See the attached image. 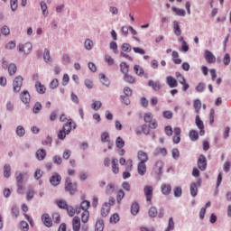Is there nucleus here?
Returning <instances> with one entry per match:
<instances>
[{
	"instance_id": "1",
	"label": "nucleus",
	"mask_w": 231,
	"mask_h": 231,
	"mask_svg": "<svg viewBox=\"0 0 231 231\" xmlns=\"http://www.w3.org/2000/svg\"><path fill=\"white\" fill-rule=\"evenodd\" d=\"M15 180H16V186H17V193L18 194H24V175L17 171L15 172Z\"/></svg>"
},
{
	"instance_id": "2",
	"label": "nucleus",
	"mask_w": 231,
	"mask_h": 231,
	"mask_svg": "<svg viewBox=\"0 0 231 231\" xmlns=\"http://www.w3.org/2000/svg\"><path fill=\"white\" fill-rule=\"evenodd\" d=\"M143 194L146 198V203L152 205V195L154 194V188L151 185H145L143 187Z\"/></svg>"
},
{
	"instance_id": "3",
	"label": "nucleus",
	"mask_w": 231,
	"mask_h": 231,
	"mask_svg": "<svg viewBox=\"0 0 231 231\" xmlns=\"http://www.w3.org/2000/svg\"><path fill=\"white\" fill-rule=\"evenodd\" d=\"M33 49V46L32 45V42H26V43H20L17 45V50L19 53H23V55H30L32 53V50Z\"/></svg>"
},
{
	"instance_id": "4",
	"label": "nucleus",
	"mask_w": 231,
	"mask_h": 231,
	"mask_svg": "<svg viewBox=\"0 0 231 231\" xmlns=\"http://www.w3.org/2000/svg\"><path fill=\"white\" fill-rule=\"evenodd\" d=\"M201 183H203V180H201V178H199L197 180V182H191L189 185V192H190V196L192 198H196V196H198V188L201 187Z\"/></svg>"
},
{
	"instance_id": "5",
	"label": "nucleus",
	"mask_w": 231,
	"mask_h": 231,
	"mask_svg": "<svg viewBox=\"0 0 231 231\" xmlns=\"http://www.w3.org/2000/svg\"><path fill=\"white\" fill-rule=\"evenodd\" d=\"M65 190L67 192H69V194H71V195L75 194V191L77 190V184H73L71 182V178H69V177L66 178Z\"/></svg>"
},
{
	"instance_id": "6",
	"label": "nucleus",
	"mask_w": 231,
	"mask_h": 231,
	"mask_svg": "<svg viewBox=\"0 0 231 231\" xmlns=\"http://www.w3.org/2000/svg\"><path fill=\"white\" fill-rule=\"evenodd\" d=\"M23 77L18 76L14 79V82H13V88L14 93H19V91H21V88H23Z\"/></svg>"
},
{
	"instance_id": "7",
	"label": "nucleus",
	"mask_w": 231,
	"mask_h": 231,
	"mask_svg": "<svg viewBox=\"0 0 231 231\" xmlns=\"http://www.w3.org/2000/svg\"><path fill=\"white\" fill-rule=\"evenodd\" d=\"M195 124L198 129H199L200 136H205V124L203 123V120H201V118L199 117V115L196 116Z\"/></svg>"
},
{
	"instance_id": "8",
	"label": "nucleus",
	"mask_w": 231,
	"mask_h": 231,
	"mask_svg": "<svg viewBox=\"0 0 231 231\" xmlns=\"http://www.w3.org/2000/svg\"><path fill=\"white\" fill-rule=\"evenodd\" d=\"M89 207H91V202H89L88 200H83L80 203V206L76 208V213L80 214L82 210L83 212H89Z\"/></svg>"
},
{
	"instance_id": "9",
	"label": "nucleus",
	"mask_w": 231,
	"mask_h": 231,
	"mask_svg": "<svg viewBox=\"0 0 231 231\" xmlns=\"http://www.w3.org/2000/svg\"><path fill=\"white\" fill-rule=\"evenodd\" d=\"M60 181H62V177L57 172L52 173L50 178L51 185H52V187H58V185H60Z\"/></svg>"
},
{
	"instance_id": "10",
	"label": "nucleus",
	"mask_w": 231,
	"mask_h": 231,
	"mask_svg": "<svg viewBox=\"0 0 231 231\" xmlns=\"http://www.w3.org/2000/svg\"><path fill=\"white\" fill-rule=\"evenodd\" d=\"M174 135L172 137V143L178 144L181 142V128L175 127L173 129Z\"/></svg>"
},
{
	"instance_id": "11",
	"label": "nucleus",
	"mask_w": 231,
	"mask_h": 231,
	"mask_svg": "<svg viewBox=\"0 0 231 231\" xmlns=\"http://www.w3.org/2000/svg\"><path fill=\"white\" fill-rule=\"evenodd\" d=\"M197 165L200 171H207V157L203 154L199 155Z\"/></svg>"
},
{
	"instance_id": "12",
	"label": "nucleus",
	"mask_w": 231,
	"mask_h": 231,
	"mask_svg": "<svg viewBox=\"0 0 231 231\" xmlns=\"http://www.w3.org/2000/svg\"><path fill=\"white\" fill-rule=\"evenodd\" d=\"M137 160L139 163H147L149 162V154L143 151L137 152Z\"/></svg>"
},
{
	"instance_id": "13",
	"label": "nucleus",
	"mask_w": 231,
	"mask_h": 231,
	"mask_svg": "<svg viewBox=\"0 0 231 231\" xmlns=\"http://www.w3.org/2000/svg\"><path fill=\"white\" fill-rule=\"evenodd\" d=\"M42 221L47 228H51L53 225V221L51 220V217H50V214L44 213L42 216Z\"/></svg>"
},
{
	"instance_id": "14",
	"label": "nucleus",
	"mask_w": 231,
	"mask_h": 231,
	"mask_svg": "<svg viewBox=\"0 0 231 231\" xmlns=\"http://www.w3.org/2000/svg\"><path fill=\"white\" fill-rule=\"evenodd\" d=\"M77 129V125L73 123L71 119L68 120L67 124L63 125L62 130L66 132L67 134H69L71 133V128Z\"/></svg>"
},
{
	"instance_id": "15",
	"label": "nucleus",
	"mask_w": 231,
	"mask_h": 231,
	"mask_svg": "<svg viewBox=\"0 0 231 231\" xmlns=\"http://www.w3.org/2000/svg\"><path fill=\"white\" fill-rule=\"evenodd\" d=\"M137 173L139 176H145L147 174V164L145 162L137 163Z\"/></svg>"
},
{
	"instance_id": "16",
	"label": "nucleus",
	"mask_w": 231,
	"mask_h": 231,
	"mask_svg": "<svg viewBox=\"0 0 231 231\" xmlns=\"http://www.w3.org/2000/svg\"><path fill=\"white\" fill-rule=\"evenodd\" d=\"M204 58L208 64H214V62H216V56L208 50L205 51Z\"/></svg>"
},
{
	"instance_id": "17",
	"label": "nucleus",
	"mask_w": 231,
	"mask_h": 231,
	"mask_svg": "<svg viewBox=\"0 0 231 231\" xmlns=\"http://www.w3.org/2000/svg\"><path fill=\"white\" fill-rule=\"evenodd\" d=\"M111 212V206L107 202H105L101 208V216L102 217H107Z\"/></svg>"
},
{
	"instance_id": "18",
	"label": "nucleus",
	"mask_w": 231,
	"mask_h": 231,
	"mask_svg": "<svg viewBox=\"0 0 231 231\" xmlns=\"http://www.w3.org/2000/svg\"><path fill=\"white\" fill-rule=\"evenodd\" d=\"M166 84L169 88H174L178 86V80L172 76H168L166 77Z\"/></svg>"
},
{
	"instance_id": "19",
	"label": "nucleus",
	"mask_w": 231,
	"mask_h": 231,
	"mask_svg": "<svg viewBox=\"0 0 231 231\" xmlns=\"http://www.w3.org/2000/svg\"><path fill=\"white\" fill-rule=\"evenodd\" d=\"M20 98L23 104H30V92H28V90H23L20 95Z\"/></svg>"
},
{
	"instance_id": "20",
	"label": "nucleus",
	"mask_w": 231,
	"mask_h": 231,
	"mask_svg": "<svg viewBox=\"0 0 231 231\" xmlns=\"http://www.w3.org/2000/svg\"><path fill=\"white\" fill-rule=\"evenodd\" d=\"M148 86L154 91H160L162 89V84L160 83V81H154L152 79H150L148 81Z\"/></svg>"
},
{
	"instance_id": "21",
	"label": "nucleus",
	"mask_w": 231,
	"mask_h": 231,
	"mask_svg": "<svg viewBox=\"0 0 231 231\" xmlns=\"http://www.w3.org/2000/svg\"><path fill=\"white\" fill-rule=\"evenodd\" d=\"M35 89L39 95H44L46 93V87L38 80L35 82Z\"/></svg>"
},
{
	"instance_id": "22",
	"label": "nucleus",
	"mask_w": 231,
	"mask_h": 231,
	"mask_svg": "<svg viewBox=\"0 0 231 231\" xmlns=\"http://www.w3.org/2000/svg\"><path fill=\"white\" fill-rule=\"evenodd\" d=\"M80 217H74L72 218V230L73 231H80Z\"/></svg>"
},
{
	"instance_id": "23",
	"label": "nucleus",
	"mask_w": 231,
	"mask_h": 231,
	"mask_svg": "<svg viewBox=\"0 0 231 231\" xmlns=\"http://www.w3.org/2000/svg\"><path fill=\"white\" fill-rule=\"evenodd\" d=\"M115 190H116V186L115 185V183L110 182L106 185L105 192L107 196H112Z\"/></svg>"
},
{
	"instance_id": "24",
	"label": "nucleus",
	"mask_w": 231,
	"mask_h": 231,
	"mask_svg": "<svg viewBox=\"0 0 231 231\" xmlns=\"http://www.w3.org/2000/svg\"><path fill=\"white\" fill-rule=\"evenodd\" d=\"M94 47H95V43L92 42L91 39L89 38L85 39L84 49L87 51H91V50H93Z\"/></svg>"
},
{
	"instance_id": "25",
	"label": "nucleus",
	"mask_w": 231,
	"mask_h": 231,
	"mask_svg": "<svg viewBox=\"0 0 231 231\" xmlns=\"http://www.w3.org/2000/svg\"><path fill=\"white\" fill-rule=\"evenodd\" d=\"M161 190L164 196H169L172 190L171 184H162Z\"/></svg>"
},
{
	"instance_id": "26",
	"label": "nucleus",
	"mask_w": 231,
	"mask_h": 231,
	"mask_svg": "<svg viewBox=\"0 0 231 231\" xmlns=\"http://www.w3.org/2000/svg\"><path fill=\"white\" fill-rule=\"evenodd\" d=\"M163 169L162 161H157L154 164L153 171L155 174H162V170Z\"/></svg>"
},
{
	"instance_id": "27",
	"label": "nucleus",
	"mask_w": 231,
	"mask_h": 231,
	"mask_svg": "<svg viewBox=\"0 0 231 231\" xmlns=\"http://www.w3.org/2000/svg\"><path fill=\"white\" fill-rule=\"evenodd\" d=\"M173 33L177 37H180L181 35V28L180 27V22L173 21Z\"/></svg>"
},
{
	"instance_id": "28",
	"label": "nucleus",
	"mask_w": 231,
	"mask_h": 231,
	"mask_svg": "<svg viewBox=\"0 0 231 231\" xmlns=\"http://www.w3.org/2000/svg\"><path fill=\"white\" fill-rule=\"evenodd\" d=\"M43 60L45 64H51V56L50 55V50L44 49Z\"/></svg>"
},
{
	"instance_id": "29",
	"label": "nucleus",
	"mask_w": 231,
	"mask_h": 231,
	"mask_svg": "<svg viewBox=\"0 0 231 231\" xmlns=\"http://www.w3.org/2000/svg\"><path fill=\"white\" fill-rule=\"evenodd\" d=\"M99 80L103 86H106V88H109V85L111 82L109 81V79L106 77L104 73L99 74Z\"/></svg>"
},
{
	"instance_id": "30",
	"label": "nucleus",
	"mask_w": 231,
	"mask_h": 231,
	"mask_svg": "<svg viewBox=\"0 0 231 231\" xmlns=\"http://www.w3.org/2000/svg\"><path fill=\"white\" fill-rule=\"evenodd\" d=\"M36 158L39 160V162H42L44 158H46V150L40 149L36 152Z\"/></svg>"
},
{
	"instance_id": "31",
	"label": "nucleus",
	"mask_w": 231,
	"mask_h": 231,
	"mask_svg": "<svg viewBox=\"0 0 231 231\" xmlns=\"http://www.w3.org/2000/svg\"><path fill=\"white\" fill-rule=\"evenodd\" d=\"M140 212V204L138 202H134L131 206V214L136 216Z\"/></svg>"
},
{
	"instance_id": "32",
	"label": "nucleus",
	"mask_w": 231,
	"mask_h": 231,
	"mask_svg": "<svg viewBox=\"0 0 231 231\" xmlns=\"http://www.w3.org/2000/svg\"><path fill=\"white\" fill-rule=\"evenodd\" d=\"M123 79L125 82H127V84H134V82H136V79H134L133 75H130L129 73L125 74Z\"/></svg>"
},
{
	"instance_id": "33",
	"label": "nucleus",
	"mask_w": 231,
	"mask_h": 231,
	"mask_svg": "<svg viewBox=\"0 0 231 231\" xmlns=\"http://www.w3.org/2000/svg\"><path fill=\"white\" fill-rule=\"evenodd\" d=\"M120 71L123 75H127V73H129V65L126 62L122 61L120 63Z\"/></svg>"
},
{
	"instance_id": "34",
	"label": "nucleus",
	"mask_w": 231,
	"mask_h": 231,
	"mask_svg": "<svg viewBox=\"0 0 231 231\" xmlns=\"http://www.w3.org/2000/svg\"><path fill=\"white\" fill-rule=\"evenodd\" d=\"M40 6H41V10L42 12V15H44V17H48V14L50 13L48 12V5L46 4V2L42 1L40 3Z\"/></svg>"
},
{
	"instance_id": "35",
	"label": "nucleus",
	"mask_w": 231,
	"mask_h": 231,
	"mask_svg": "<svg viewBox=\"0 0 231 231\" xmlns=\"http://www.w3.org/2000/svg\"><path fill=\"white\" fill-rule=\"evenodd\" d=\"M134 71L135 75H138V77H143V73H145V71L143 70V68L140 65H134Z\"/></svg>"
},
{
	"instance_id": "36",
	"label": "nucleus",
	"mask_w": 231,
	"mask_h": 231,
	"mask_svg": "<svg viewBox=\"0 0 231 231\" xmlns=\"http://www.w3.org/2000/svg\"><path fill=\"white\" fill-rule=\"evenodd\" d=\"M112 171L114 174H118L120 172V169L118 168V160L117 159H112Z\"/></svg>"
},
{
	"instance_id": "37",
	"label": "nucleus",
	"mask_w": 231,
	"mask_h": 231,
	"mask_svg": "<svg viewBox=\"0 0 231 231\" xmlns=\"http://www.w3.org/2000/svg\"><path fill=\"white\" fill-rule=\"evenodd\" d=\"M12 175V167L10 164H5L4 166V176L5 178H10Z\"/></svg>"
},
{
	"instance_id": "38",
	"label": "nucleus",
	"mask_w": 231,
	"mask_h": 231,
	"mask_svg": "<svg viewBox=\"0 0 231 231\" xmlns=\"http://www.w3.org/2000/svg\"><path fill=\"white\" fill-rule=\"evenodd\" d=\"M193 107L195 109V113H197V115H199V111L201 110V100L195 99L193 102Z\"/></svg>"
},
{
	"instance_id": "39",
	"label": "nucleus",
	"mask_w": 231,
	"mask_h": 231,
	"mask_svg": "<svg viewBox=\"0 0 231 231\" xmlns=\"http://www.w3.org/2000/svg\"><path fill=\"white\" fill-rule=\"evenodd\" d=\"M189 136L191 142H196L199 138V134L196 130H190Z\"/></svg>"
},
{
	"instance_id": "40",
	"label": "nucleus",
	"mask_w": 231,
	"mask_h": 231,
	"mask_svg": "<svg viewBox=\"0 0 231 231\" xmlns=\"http://www.w3.org/2000/svg\"><path fill=\"white\" fill-rule=\"evenodd\" d=\"M171 10H172V12H174V14H176V15H178L179 17H185V14H186L185 10L180 9V8L174 7V6L171 7Z\"/></svg>"
},
{
	"instance_id": "41",
	"label": "nucleus",
	"mask_w": 231,
	"mask_h": 231,
	"mask_svg": "<svg viewBox=\"0 0 231 231\" xmlns=\"http://www.w3.org/2000/svg\"><path fill=\"white\" fill-rule=\"evenodd\" d=\"M16 134L20 138H23V136H24V134H26V130L24 129V127L23 125H18L16 127Z\"/></svg>"
},
{
	"instance_id": "42",
	"label": "nucleus",
	"mask_w": 231,
	"mask_h": 231,
	"mask_svg": "<svg viewBox=\"0 0 231 231\" xmlns=\"http://www.w3.org/2000/svg\"><path fill=\"white\" fill-rule=\"evenodd\" d=\"M42 110V105L41 104V102H36L32 107V113L34 115H38V113H41Z\"/></svg>"
},
{
	"instance_id": "43",
	"label": "nucleus",
	"mask_w": 231,
	"mask_h": 231,
	"mask_svg": "<svg viewBox=\"0 0 231 231\" xmlns=\"http://www.w3.org/2000/svg\"><path fill=\"white\" fill-rule=\"evenodd\" d=\"M124 198H125V192L124 191V189H120L116 195V201L118 205L122 203V199H124Z\"/></svg>"
},
{
	"instance_id": "44",
	"label": "nucleus",
	"mask_w": 231,
	"mask_h": 231,
	"mask_svg": "<svg viewBox=\"0 0 231 231\" xmlns=\"http://www.w3.org/2000/svg\"><path fill=\"white\" fill-rule=\"evenodd\" d=\"M8 73L12 77L17 73V66L14 63H11L8 67Z\"/></svg>"
},
{
	"instance_id": "45",
	"label": "nucleus",
	"mask_w": 231,
	"mask_h": 231,
	"mask_svg": "<svg viewBox=\"0 0 231 231\" xmlns=\"http://www.w3.org/2000/svg\"><path fill=\"white\" fill-rule=\"evenodd\" d=\"M148 215L150 217H156L158 216V208L154 206L151 207L148 210Z\"/></svg>"
},
{
	"instance_id": "46",
	"label": "nucleus",
	"mask_w": 231,
	"mask_h": 231,
	"mask_svg": "<svg viewBox=\"0 0 231 231\" xmlns=\"http://www.w3.org/2000/svg\"><path fill=\"white\" fill-rule=\"evenodd\" d=\"M197 93H203L207 89V85L203 82L199 83L195 88Z\"/></svg>"
},
{
	"instance_id": "47",
	"label": "nucleus",
	"mask_w": 231,
	"mask_h": 231,
	"mask_svg": "<svg viewBox=\"0 0 231 231\" xmlns=\"http://www.w3.org/2000/svg\"><path fill=\"white\" fill-rule=\"evenodd\" d=\"M95 231H104V220L99 219L96 222Z\"/></svg>"
},
{
	"instance_id": "48",
	"label": "nucleus",
	"mask_w": 231,
	"mask_h": 231,
	"mask_svg": "<svg viewBox=\"0 0 231 231\" xmlns=\"http://www.w3.org/2000/svg\"><path fill=\"white\" fill-rule=\"evenodd\" d=\"M91 107L94 111H98V109H100V107H102V101L93 100Z\"/></svg>"
},
{
	"instance_id": "49",
	"label": "nucleus",
	"mask_w": 231,
	"mask_h": 231,
	"mask_svg": "<svg viewBox=\"0 0 231 231\" xmlns=\"http://www.w3.org/2000/svg\"><path fill=\"white\" fill-rule=\"evenodd\" d=\"M178 57H180V53H178V51H172V59H173L174 64H181V59H180Z\"/></svg>"
},
{
	"instance_id": "50",
	"label": "nucleus",
	"mask_w": 231,
	"mask_h": 231,
	"mask_svg": "<svg viewBox=\"0 0 231 231\" xmlns=\"http://www.w3.org/2000/svg\"><path fill=\"white\" fill-rule=\"evenodd\" d=\"M81 221L86 225L89 221V211H83L81 214Z\"/></svg>"
},
{
	"instance_id": "51",
	"label": "nucleus",
	"mask_w": 231,
	"mask_h": 231,
	"mask_svg": "<svg viewBox=\"0 0 231 231\" xmlns=\"http://www.w3.org/2000/svg\"><path fill=\"white\" fill-rule=\"evenodd\" d=\"M116 145L117 147V149H122L124 147V145H125V142L124 141V139L122 137H117L116 140Z\"/></svg>"
},
{
	"instance_id": "52",
	"label": "nucleus",
	"mask_w": 231,
	"mask_h": 231,
	"mask_svg": "<svg viewBox=\"0 0 231 231\" xmlns=\"http://www.w3.org/2000/svg\"><path fill=\"white\" fill-rule=\"evenodd\" d=\"M118 221H120V216L117 213H115L110 217L111 224L116 225V223H118Z\"/></svg>"
},
{
	"instance_id": "53",
	"label": "nucleus",
	"mask_w": 231,
	"mask_h": 231,
	"mask_svg": "<svg viewBox=\"0 0 231 231\" xmlns=\"http://www.w3.org/2000/svg\"><path fill=\"white\" fill-rule=\"evenodd\" d=\"M172 230H174V218L170 217L168 226H167L165 231H172Z\"/></svg>"
},
{
	"instance_id": "54",
	"label": "nucleus",
	"mask_w": 231,
	"mask_h": 231,
	"mask_svg": "<svg viewBox=\"0 0 231 231\" xmlns=\"http://www.w3.org/2000/svg\"><path fill=\"white\" fill-rule=\"evenodd\" d=\"M180 84L182 86V91H187L190 88V85L187 83V79H185V78H182V80H180Z\"/></svg>"
},
{
	"instance_id": "55",
	"label": "nucleus",
	"mask_w": 231,
	"mask_h": 231,
	"mask_svg": "<svg viewBox=\"0 0 231 231\" xmlns=\"http://www.w3.org/2000/svg\"><path fill=\"white\" fill-rule=\"evenodd\" d=\"M101 142L102 143H107L109 142V133L104 132L101 134Z\"/></svg>"
},
{
	"instance_id": "56",
	"label": "nucleus",
	"mask_w": 231,
	"mask_h": 231,
	"mask_svg": "<svg viewBox=\"0 0 231 231\" xmlns=\"http://www.w3.org/2000/svg\"><path fill=\"white\" fill-rule=\"evenodd\" d=\"M121 50H122L123 52L129 53V51H131V50H132L131 44L123 43L122 46H121Z\"/></svg>"
},
{
	"instance_id": "57",
	"label": "nucleus",
	"mask_w": 231,
	"mask_h": 231,
	"mask_svg": "<svg viewBox=\"0 0 231 231\" xmlns=\"http://www.w3.org/2000/svg\"><path fill=\"white\" fill-rule=\"evenodd\" d=\"M11 214L13 217H19V208L17 206H13L11 208Z\"/></svg>"
},
{
	"instance_id": "58",
	"label": "nucleus",
	"mask_w": 231,
	"mask_h": 231,
	"mask_svg": "<svg viewBox=\"0 0 231 231\" xmlns=\"http://www.w3.org/2000/svg\"><path fill=\"white\" fill-rule=\"evenodd\" d=\"M171 156H172L173 160H179L180 159V150H178V148L172 149Z\"/></svg>"
},
{
	"instance_id": "59",
	"label": "nucleus",
	"mask_w": 231,
	"mask_h": 231,
	"mask_svg": "<svg viewBox=\"0 0 231 231\" xmlns=\"http://www.w3.org/2000/svg\"><path fill=\"white\" fill-rule=\"evenodd\" d=\"M109 46L114 53H118V44H116V42H110Z\"/></svg>"
},
{
	"instance_id": "60",
	"label": "nucleus",
	"mask_w": 231,
	"mask_h": 231,
	"mask_svg": "<svg viewBox=\"0 0 231 231\" xmlns=\"http://www.w3.org/2000/svg\"><path fill=\"white\" fill-rule=\"evenodd\" d=\"M230 166H231L230 161H226L225 163L223 164L224 172H230Z\"/></svg>"
},
{
	"instance_id": "61",
	"label": "nucleus",
	"mask_w": 231,
	"mask_h": 231,
	"mask_svg": "<svg viewBox=\"0 0 231 231\" xmlns=\"http://www.w3.org/2000/svg\"><path fill=\"white\" fill-rule=\"evenodd\" d=\"M57 205L59 208H68V203L66 202V200H58Z\"/></svg>"
},
{
	"instance_id": "62",
	"label": "nucleus",
	"mask_w": 231,
	"mask_h": 231,
	"mask_svg": "<svg viewBox=\"0 0 231 231\" xmlns=\"http://www.w3.org/2000/svg\"><path fill=\"white\" fill-rule=\"evenodd\" d=\"M1 33L2 35H10V28L6 25H4L2 28H1Z\"/></svg>"
},
{
	"instance_id": "63",
	"label": "nucleus",
	"mask_w": 231,
	"mask_h": 231,
	"mask_svg": "<svg viewBox=\"0 0 231 231\" xmlns=\"http://www.w3.org/2000/svg\"><path fill=\"white\" fill-rule=\"evenodd\" d=\"M20 228L23 231H28V229L30 228V226L28 225V223L26 221H22L20 223Z\"/></svg>"
},
{
	"instance_id": "64",
	"label": "nucleus",
	"mask_w": 231,
	"mask_h": 231,
	"mask_svg": "<svg viewBox=\"0 0 231 231\" xmlns=\"http://www.w3.org/2000/svg\"><path fill=\"white\" fill-rule=\"evenodd\" d=\"M62 62L65 65H68V64H69V62H71V58L69 56V54H63Z\"/></svg>"
}]
</instances>
